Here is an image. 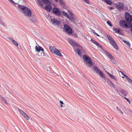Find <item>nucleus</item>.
Instances as JSON below:
<instances>
[{
	"mask_svg": "<svg viewBox=\"0 0 132 132\" xmlns=\"http://www.w3.org/2000/svg\"><path fill=\"white\" fill-rule=\"evenodd\" d=\"M7 38L9 39L11 41V42H12L13 41V40H14L13 39V38L10 37H9V36L8 37H7Z\"/></svg>",
	"mask_w": 132,
	"mask_h": 132,
	"instance_id": "c9c22d12",
	"label": "nucleus"
},
{
	"mask_svg": "<svg viewBox=\"0 0 132 132\" xmlns=\"http://www.w3.org/2000/svg\"><path fill=\"white\" fill-rule=\"evenodd\" d=\"M62 13L67 18H68V17H69V15L67 13H66L64 11H62Z\"/></svg>",
	"mask_w": 132,
	"mask_h": 132,
	"instance_id": "c756f323",
	"label": "nucleus"
},
{
	"mask_svg": "<svg viewBox=\"0 0 132 132\" xmlns=\"http://www.w3.org/2000/svg\"><path fill=\"white\" fill-rule=\"evenodd\" d=\"M92 42L93 43L95 44L99 47L100 48L101 47V45H100L97 42L95 41L94 40H92Z\"/></svg>",
	"mask_w": 132,
	"mask_h": 132,
	"instance_id": "393cba45",
	"label": "nucleus"
},
{
	"mask_svg": "<svg viewBox=\"0 0 132 132\" xmlns=\"http://www.w3.org/2000/svg\"><path fill=\"white\" fill-rule=\"evenodd\" d=\"M18 110L20 113L22 115L24 112L22 110H21L20 108H18Z\"/></svg>",
	"mask_w": 132,
	"mask_h": 132,
	"instance_id": "72a5a7b5",
	"label": "nucleus"
},
{
	"mask_svg": "<svg viewBox=\"0 0 132 132\" xmlns=\"http://www.w3.org/2000/svg\"><path fill=\"white\" fill-rule=\"evenodd\" d=\"M128 25H129V26H130L129 28H130L131 27L132 28V23H128Z\"/></svg>",
	"mask_w": 132,
	"mask_h": 132,
	"instance_id": "a19ab883",
	"label": "nucleus"
},
{
	"mask_svg": "<svg viewBox=\"0 0 132 132\" xmlns=\"http://www.w3.org/2000/svg\"><path fill=\"white\" fill-rule=\"evenodd\" d=\"M125 77L126 78V79L128 80L130 79V78H129L127 76H125Z\"/></svg>",
	"mask_w": 132,
	"mask_h": 132,
	"instance_id": "79ce46f5",
	"label": "nucleus"
},
{
	"mask_svg": "<svg viewBox=\"0 0 132 132\" xmlns=\"http://www.w3.org/2000/svg\"><path fill=\"white\" fill-rule=\"evenodd\" d=\"M75 52L79 56H81V52L79 48L74 49Z\"/></svg>",
	"mask_w": 132,
	"mask_h": 132,
	"instance_id": "a211bd4d",
	"label": "nucleus"
},
{
	"mask_svg": "<svg viewBox=\"0 0 132 132\" xmlns=\"http://www.w3.org/2000/svg\"><path fill=\"white\" fill-rule=\"evenodd\" d=\"M95 35H96L97 36H99L100 35H98L97 33H96L95 34Z\"/></svg>",
	"mask_w": 132,
	"mask_h": 132,
	"instance_id": "8fccbe9b",
	"label": "nucleus"
},
{
	"mask_svg": "<svg viewBox=\"0 0 132 132\" xmlns=\"http://www.w3.org/2000/svg\"><path fill=\"white\" fill-rule=\"evenodd\" d=\"M124 98L128 102L129 104H130V101L128 99V98H127L126 97H124Z\"/></svg>",
	"mask_w": 132,
	"mask_h": 132,
	"instance_id": "58836bf2",
	"label": "nucleus"
},
{
	"mask_svg": "<svg viewBox=\"0 0 132 132\" xmlns=\"http://www.w3.org/2000/svg\"><path fill=\"white\" fill-rule=\"evenodd\" d=\"M0 24L1 25L2 27L4 28H5L6 27V24L4 23L1 20V17L0 16Z\"/></svg>",
	"mask_w": 132,
	"mask_h": 132,
	"instance_id": "6ab92c4d",
	"label": "nucleus"
},
{
	"mask_svg": "<svg viewBox=\"0 0 132 132\" xmlns=\"http://www.w3.org/2000/svg\"><path fill=\"white\" fill-rule=\"evenodd\" d=\"M69 42L71 45L73 47H78L80 48H82L81 46H80L78 44H77V42H75L73 40L69 39Z\"/></svg>",
	"mask_w": 132,
	"mask_h": 132,
	"instance_id": "1a4fd4ad",
	"label": "nucleus"
},
{
	"mask_svg": "<svg viewBox=\"0 0 132 132\" xmlns=\"http://www.w3.org/2000/svg\"><path fill=\"white\" fill-rule=\"evenodd\" d=\"M35 50L36 52H39L40 51L43 52L44 51V49L41 46H39L38 47L37 46H35Z\"/></svg>",
	"mask_w": 132,
	"mask_h": 132,
	"instance_id": "2eb2a0df",
	"label": "nucleus"
},
{
	"mask_svg": "<svg viewBox=\"0 0 132 132\" xmlns=\"http://www.w3.org/2000/svg\"><path fill=\"white\" fill-rule=\"evenodd\" d=\"M27 120H28L29 119V117L27 115V114L24 112L22 114Z\"/></svg>",
	"mask_w": 132,
	"mask_h": 132,
	"instance_id": "5701e85b",
	"label": "nucleus"
},
{
	"mask_svg": "<svg viewBox=\"0 0 132 132\" xmlns=\"http://www.w3.org/2000/svg\"><path fill=\"white\" fill-rule=\"evenodd\" d=\"M94 70L95 71L96 73L97 74H98V73H99V72H100V71H101V70L100 69H98V68L96 67L95 66L94 67Z\"/></svg>",
	"mask_w": 132,
	"mask_h": 132,
	"instance_id": "b1692460",
	"label": "nucleus"
},
{
	"mask_svg": "<svg viewBox=\"0 0 132 132\" xmlns=\"http://www.w3.org/2000/svg\"><path fill=\"white\" fill-rule=\"evenodd\" d=\"M119 92L120 95L122 96H126L128 94V92L123 89H120Z\"/></svg>",
	"mask_w": 132,
	"mask_h": 132,
	"instance_id": "ddd939ff",
	"label": "nucleus"
},
{
	"mask_svg": "<svg viewBox=\"0 0 132 132\" xmlns=\"http://www.w3.org/2000/svg\"><path fill=\"white\" fill-rule=\"evenodd\" d=\"M108 8L110 10H112L113 9V8L112 7H108Z\"/></svg>",
	"mask_w": 132,
	"mask_h": 132,
	"instance_id": "37998d69",
	"label": "nucleus"
},
{
	"mask_svg": "<svg viewBox=\"0 0 132 132\" xmlns=\"http://www.w3.org/2000/svg\"><path fill=\"white\" fill-rule=\"evenodd\" d=\"M119 24L121 27L122 28H125V29L129 28L130 27L128 25V23L127 24L126 21L124 20H122L120 21Z\"/></svg>",
	"mask_w": 132,
	"mask_h": 132,
	"instance_id": "39448f33",
	"label": "nucleus"
},
{
	"mask_svg": "<svg viewBox=\"0 0 132 132\" xmlns=\"http://www.w3.org/2000/svg\"><path fill=\"white\" fill-rule=\"evenodd\" d=\"M19 9L22 10V12L26 16H30L32 14V12L31 10L27 7L22 5H18Z\"/></svg>",
	"mask_w": 132,
	"mask_h": 132,
	"instance_id": "f257e3e1",
	"label": "nucleus"
},
{
	"mask_svg": "<svg viewBox=\"0 0 132 132\" xmlns=\"http://www.w3.org/2000/svg\"><path fill=\"white\" fill-rule=\"evenodd\" d=\"M107 24L109 25L110 26L112 27V25L110 21H107Z\"/></svg>",
	"mask_w": 132,
	"mask_h": 132,
	"instance_id": "f704fd0d",
	"label": "nucleus"
},
{
	"mask_svg": "<svg viewBox=\"0 0 132 132\" xmlns=\"http://www.w3.org/2000/svg\"><path fill=\"white\" fill-rule=\"evenodd\" d=\"M84 1L85 3L87 4H89V1L88 0H84Z\"/></svg>",
	"mask_w": 132,
	"mask_h": 132,
	"instance_id": "a18cd8bd",
	"label": "nucleus"
},
{
	"mask_svg": "<svg viewBox=\"0 0 132 132\" xmlns=\"http://www.w3.org/2000/svg\"><path fill=\"white\" fill-rule=\"evenodd\" d=\"M41 55L42 56L45 57L46 56L45 54L43 52L41 53Z\"/></svg>",
	"mask_w": 132,
	"mask_h": 132,
	"instance_id": "ea45409f",
	"label": "nucleus"
},
{
	"mask_svg": "<svg viewBox=\"0 0 132 132\" xmlns=\"http://www.w3.org/2000/svg\"><path fill=\"white\" fill-rule=\"evenodd\" d=\"M130 31L132 32V28H131L130 29Z\"/></svg>",
	"mask_w": 132,
	"mask_h": 132,
	"instance_id": "603ef678",
	"label": "nucleus"
},
{
	"mask_svg": "<svg viewBox=\"0 0 132 132\" xmlns=\"http://www.w3.org/2000/svg\"><path fill=\"white\" fill-rule=\"evenodd\" d=\"M1 99L4 101V102L6 105H10V103L7 101L6 99L2 96H0Z\"/></svg>",
	"mask_w": 132,
	"mask_h": 132,
	"instance_id": "dca6fc26",
	"label": "nucleus"
},
{
	"mask_svg": "<svg viewBox=\"0 0 132 132\" xmlns=\"http://www.w3.org/2000/svg\"><path fill=\"white\" fill-rule=\"evenodd\" d=\"M128 81L130 83H132V80L130 78Z\"/></svg>",
	"mask_w": 132,
	"mask_h": 132,
	"instance_id": "c03bdc74",
	"label": "nucleus"
},
{
	"mask_svg": "<svg viewBox=\"0 0 132 132\" xmlns=\"http://www.w3.org/2000/svg\"><path fill=\"white\" fill-rule=\"evenodd\" d=\"M73 15L71 16H69V17L67 18L69 19L73 23H75L74 21V18L73 16Z\"/></svg>",
	"mask_w": 132,
	"mask_h": 132,
	"instance_id": "4be33fe9",
	"label": "nucleus"
},
{
	"mask_svg": "<svg viewBox=\"0 0 132 132\" xmlns=\"http://www.w3.org/2000/svg\"><path fill=\"white\" fill-rule=\"evenodd\" d=\"M16 46H18V43L14 40L12 42Z\"/></svg>",
	"mask_w": 132,
	"mask_h": 132,
	"instance_id": "473e14b6",
	"label": "nucleus"
},
{
	"mask_svg": "<svg viewBox=\"0 0 132 132\" xmlns=\"http://www.w3.org/2000/svg\"><path fill=\"white\" fill-rule=\"evenodd\" d=\"M109 76L112 79H114L116 81V80L115 79V77L114 76H113L112 75L110 74H109Z\"/></svg>",
	"mask_w": 132,
	"mask_h": 132,
	"instance_id": "2f4dec72",
	"label": "nucleus"
},
{
	"mask_svg": "<svg viewBox=\"0 0 132 132\" xmlns=\"http://www.w3.org/2000/svg\"><path fill=\"white\" fill-rule=\"evenodd\" d=\"M125 18L126 21L128 22H132V16L127 13H126Z\"/></svg>",
	"mask_w": 132,
	"mask_h": 132,
	"instance_id": "9b49d317",
	"label": "nucleus"
},
{
	"mask_svg": "<svg viewBox=\"0 0 132 132\" xmlns=\"http://www.w3.org/2000/svg\"><path fill=\"white\" fill-rule=\"evenodd\" d=\"M116 7L118 10L121 11L123 10L124 7V6L123 4L121 2L119 3L116 5Z\"/></svg>",
	"mask_w": 132,
	"mask_h": 132,
	"instance_id": "6e6552de",
	"label": "nucleus"
},
{
	"mask_svg": "<svg viewBox=\"0 0 132 132\" xmlns=\"http://www.w3.org/2000/svg\"><path fill=\"white\" fill-rule=\"evenodd\" d=\"M123 41L129 47H130V44L129 43V42H128L125 40H123Z\"/></svg>",
	"mask_w": 132,
	"mask_h": 132,
	"instance_id": "c85d7f7f",
	"label": "nucleus"
},
{
	"mask_svg": "<svg viewBox=\"0 0 132 132\" xmlns=\"http://www.w3.org/2000/svg\"><path fill=\"white\" fill-rule=\"evenodd\" d=\"M104 1L108 4L109 5H111L112 4V2L111 0H104Z\"/></svg>",
	"mask_w": 132,
	"mask_h": 132,
	"instance_id": "a878e982",
	"label": "nucleus"
},
{
	"mask_svg": "<svg viewBox=\"0 0 132 132\" xmlns=\"http://www.w3.org/2000/svg\"><path fill=\"white\" fill-rule=\"evenodd\" d=\"M36 1L37 2V3H38V2L40 1V0H36Z\"/></svg>",
	"mask_w": 132,
	"mask_h": 132,
	"instance_id": "3c124183",
	"label": "nucleus"
},
{
	"mask_svg": "<svg viewBox=\"0 0 132 132\" xmlns=\"http://www.w3.org/2000/svg\"><path fill=\"white\" fill-rule=\"evenodd\" d=\"M52 11L54 13L57 15L60 16L61 15L59 9L57 7H54L52 9Z\"/></svg>",
	"mask_w": 132,
	"mask_h": 132,
	"instance_id": "9d476101",
	"label": "nucleus"
},
{
	"mask_svg": "<svg viewBox=\"0 0 132 132\" xmlns=\"http://www.w3.org/2000/svg\"><path fill=\"white\" fill-rule=\"evenodd\" d=\"M56 2H58V0H55ZM59 1L61 5L63 7H64L65 6L64 2L63 0H59Z\"/></svg>",
	"mask_w": 132,
	"mask_h": 132,
	"instance_id": "412c9836",
	"label": "nucleus"
},
{
	"mask_svg": "<svg viewBox=\"0 0 132 132\" xmlns=\"http://www.w3.org/2000/svg\"><path fill=\"white\" fill-rule=\"evenodd\" d=\"M120 72L122 73V75L124 76L125 77V76H127L125 74L123 73L121 71H120Z\"/></svg>",
	"mask_w": 132,
	"mask_h": 132,
	"instance_id": "49530a36",
	"label": "nucleus"
},
{
	"mask_svg": "<svg viewBox=\"0 0 132 132\" xmlns=\"http://www.w3.org/2000/svg\"><path fill=\"white\" fill-rule=\"evenodd\" d=\"M46 6H45L44 7V9L46 10L48 12H50L52 9V7L51 6V4L50 2V4H48Z\"/></svg>",
	"mask_w": 132,
	"mask_h": 132,
	"instance_id": "4468645a",
	"label": "nucleus"
},
{
	"mask_svg": "<svg viewBox=\"0 0 132 132\" xmlns=\"http://www.w3.org/2000/svg\"><path fill=\"white\" fill-rule=\"evenodd\" d=\"M63 105H62V104H61V107H63Z\"/></svg>",
	"mask_w": 132,
	"mask_h": 132,
	"instance_id": "864d4df0",
	"label": "nucleus"
},
{
	"mask_svg": "<svg viewBox=\"0 0 132 132\" xmlns=\"http://www.w3.org/2000/svg\"><path fill=\"white\" fill-rule=\"evenodd\" d=\"M70 16L74 15L71 12L70 10H68Z\"/></svg>",
	"mask_w": 132,
	"mask_h": 132,
	"instance_id": "4c0bfd02",
	"label": "nucleus"
},
{
	"mask_svg": "<svg viewBox=\"0 0 132 132\" xmlns=\"http://www.w3.org/2000/svg\"><path fill=\"white\" fill-rule=\"evenodd\" d=\"M92 31L93 32L94 34H95V33H96V32H95V31L94 30H92Z\"/></svg>",
	"mask_w": 132,
	"mask_h": 132,
	"instance_id": "de8ad7c7",
	"label": "nucleus"
},
{
	"mask_svg": "<svg viewBox=\"0 0 132 132\" xmlns=\"http://www.w3.org/2000/svg\"><path fill=\"white\" fill-rule=\"evenodd\" d=\"M99 74L100 75V76L103 78L105 79V75H104L103 73V72L101 71H100V72H99Z\"/></svg>",
	"mask_w": 132,
	"mask_h": 132,
	"instance_id": "bb28decb",
	"label": "nucleus"
},
{
	"mask_svg": "<svg viewBox=\"0 0 132 132\" xmlns=\"http://www.w3.org/2000/svg\"><path fill=\"white\" fill-rule=\"evenodd\" d=\"M113 30L116 33L122 35V33L120 32V30L119 29L115 28H113Z\"/></svg>",
	"mask_w": 132,
	"mask_h": 132,
	"instance_id": "f3484780",
	"label": "nucleus"
},
{
	"mask_svg": "<svg viewBox=\"0 0 132 132\" xmlns=\"http://www.w3.org/2000/svg\"><path fill=\"white\" fill-rule=\"evenodd\" d=\"M60 104H63V102L62 101H60Z\"/></svg>",
	"mask_w": 132,
	"mask_h": 132,
	"instance_id": "09e8293b",
	"label": "nucleus"
},
{
	"mask_svg": "<svg viewBox=\"0 0 132 132\" xmlns=\"http://www.w3.org/2000/svg\"><path fill=\"white\" fill-rule=\"evenodd\" d=\"M122 78H124V77H122Z\"/></svg>",
	"mask_w": 132,
	"mask_h": 132,
	"instance_id": "6e6d98bb",
	"label": "nucleus"
},
{
	"mask_svg": "<svg viewBox=\"0 0 132 132\" xmlns=\"http://www.w3.org/2000/svg\"><path fill=\"white\" fill-rule=\"evenodd\" d=\"M46 5L50 4V2L48 0H42Z\"/></svg>",
	"mask_w": 132,
	"mask_h": 132,
	"instance_id": "cd10ccee",
	"label": "nucleus"
},
{
	"mask_svg": "<svg viewBox=\"0 0 132 132\" xmlns=\"http://www.w3.org/2000/svg\"><path fill=\"white\" fill-rule=\"evenodd\" d=\"M51 22L52 24L56 26L58 25L60 23L59 21L55 18L51 19Z\"/></svg>",
	"mask_w": 132,
	"mask_h": 132,
	"instance_id": "f8f14e48",
	"label": "nucleus"
},
{
	"mask_svg": "<svg viewBox=\"0 0 132 132\" xmlns=\"http://www.w3.org/2000/svg\"><path fill=\"white\" fill-rule=\"evenodd\" d=\"M104 53L106 55L109 57L111 60V61L114 64L116 63V61L115 60L114 57L112 56L111 54L109 53L107 51H105Z\"/></svg>",
	"mask_w": 132,
	"mask_h": 132,
	"instance_id": "0eeeda50",
	"label": "nucleus"
},
{
	"mask_svg": "<svg viewBox=\"0 0 132 132\" xmlns=\"http://www.w3.org/2000/svg\"><path fill=\"white\" fill-rule=\"evenodd\" d=\"M64 28L66 32L69 34H72V29L67 24H64Z\"/></svg>",
	"mask_w": 132,
	"mask_h": 132,
	"instance_id": "423d86ee",
	"label": "nucleus"
},
{
	"mask_svg": "<svg viewBox=\"0 0 132 132\" xmlns=\"http://www.w3.org/2000/svg\"><path fill=\"white\" fill-rule=\"evenodd\" d=\"M38 3V5H39L41 6L42 7H43V2L40 1Z\"/></svg>",
	"mask_w": 132,
	"mask_h": 132,
	"instance_id": "7c9ffc66",
	"label": "nucleus"
},
{
	"mask_svg": "<svg viewBox=\"0 0 132 132\" xmlns=\"http://www.w3.org/2000/svg\"><path fill=\"white\" fill-rule=\"evenodd\" d=\"M116 108L117 110L120 111V112L122 114H123V112L120 110V109H119V108L118 107H117Z\"/></svg>",
	"mask_w": 132,
	"mask_h": 132,
	"instance_id": "e433bc0d",
	"label": "nucleus"
},
{
	"mask_svg": "<svg viewBox=\"0 0 132 132\" xmlns=\"http://www.w3.org/2000/svg\"><path fill=\"white\" fill-rule=\"evenodd\" d=\"M50 49L51 51L53 53L60 56H63L59 50L57 49L54 47H50Z\"/></svg>",
	"mask_w": 132,
	"mask_h": 132,
	"instance_id": "7ed1b4c3",
	"label": "nucleus"
},
{
	"mask_svg": "<svg viewBox=\"0 0 132 132\" xmlns=\"http://www.w3.org/2000/svg\"><path fill=\"white\" fill-rule=\"evenodd\" d=\"M104 80H105L106 81L107 80V81L108 82V83L109 85H110L111 84L112 85V87H114V84L110 80L108 79L107 78H106L104 79Z\"/></svg>",
	"mask_w": 132,
	"mask_h": 132,
	"instance_id": "aec40b11",
	"label": "nucleus"
},
{
	"mask_svg": "<svg viewBox=\"0 0 132 132\" xmlns=\"http://www.w3.org/2000/svg\"><path fill=\"white\" fill-rule=\"evenodd\" d=\"M75 36H77V34H76V33L75 34Z\"/></svg>",
	"mask_w": 132,
	"mask_h": 132,
	"instance_id": "5fc2aeb1",
	"label": "nucleus"
},
{
	"mask_svg": "<svg viewBox=\"0 0 132 132\" xmlns=\"http://www.w3.org/2000/svg\"><path fill=\"white\" fill-rule=\"evenodd\" d=\"M107 37L109 40L110 44L116 50H118V48L116 43L115 42L113 39L109 35H108L107 36Z\"/></svg>",
	"mask_w": 132,
	"mask_h": 132,
	"instance_id": "20e7f679",
	"label": "nucleus"
},
{
	"mask_svg": "<svg viewBox=\"0 0 132 132\" xmlns=\"http://www.w3.org/2000/svg\"><path fill=\"white\" fill-rule=\"evenodd\" d=\"M83 61L85 64L89 67H91L93 65L92 60L90 57L86 55H84L82 56Z\"/></svg>",
	"mask_w": 132,
	"mask_h": 132,
	"instance_id": "f03ea898",
	"label": "nucleus"
}]
</instances>
